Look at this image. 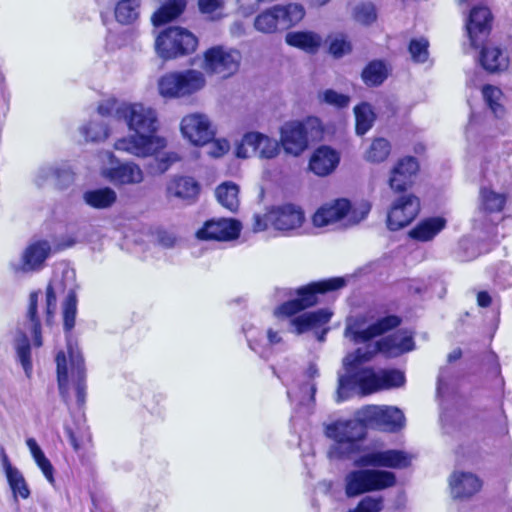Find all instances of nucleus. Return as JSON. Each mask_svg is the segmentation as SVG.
Returning <instances> with one entry per match:
<instances>
[{
	"label": "nucleus",
	"mask_w": 512,
	"mask_h": 512,
	"mask_svg": "<svg viewBox=\"0 0 512 512\" xmlns=\"http://www.w3.org/2000/svg\"><path fill=\"white\" fill-rule=\"evenodd\" d=\"M115 114L133 132L117 139L114 143L115 150L138 158H146L156 155L166 147V139L157 134L158 115L151 106L123 102L115 108Z\"/></svg>",
	"instance_id": "1"
},
{
	"label": "nucleus",
	"mask_w": 512,
	"mask_h": 512,
	"mask_svg": "<svg viewBox=\"0 0 512 512\" xmlns=\"http://www.w3.org/2000/svg\"><path fill=\"white\" fill-rule=\"evenodd\" d=\"M373 355L364 353L358 348L354 353L348 354L343 360L344 374L339 375L336 401L342 402L354 393L370 394L382 389L401 387L405 383L404 373L396 369L374 371L371 368H362L364 362L369 361Z\"/></svg>",
	"instance_id": "2"
},
{
	"label": "nucleus",
	"mask_w": 512,
	"mask_h": 512,
	"mask_svg": "<svg viewBox=\"0 0 512 512\" xmlns=\"http://www.w3.org/2000/svg\"><path fill=\"white\" fill-rule=\"evenodd\" d=\"M400 320L396 316H387L379 319L368 328L359 330L355 324L348 323L345 329V336L355 343H366L364 353L376 355L382 353L388 357H395L402 353L414 349L413 338L407 331H397L396 333L384 337L376 342L370 340L384 332L399 325Z\"/></svg>",
	"instance_id": "3"
},
{
	"label": "nucleus",
	"mask_w": 512,
	"mask_h": 512,
	"mask_svg": "<svg viewBox=\"0 0 512 512\" xmlns=\"http://www.w3.org/2000/svg\"><path fill=\"white\" fill-rule=\"evenodd\" d=\"M55 361L62 400L70 406L74 396L77 406L81 408L86 401V369L80 350L68 340L67 351H59Z\"/></svg>",
	"instance_id": "4"
},
{
	"label": "nucleus",
	"mask_w": 512,
	"mask_h": 512,
	"mask_svg": "<svg viewBox=\"0 0 512 512\" xmlns=\"http://www.w3.org/2000/svg\"><path fill=\"white\" fill-rule=\"evenodd\" d=\"M65 294L63 303L64 329L70 332L75 326L77 298L75 293L74 272L66 269L62 277L55 275L46 288V322L50 324L57 309V298Z\"/></svg>",
	"instance_id": "5"
},
{
	"label": "nucleus",
	"mask_w": 512,
	"mask_h": 512,
	"mask_svg": "<svg viewBox=\"0 0 512 512\" xmlns=\"http://www.w3.org/2000/svg\"><path fill=\"white\" fill-rule=\"evenodd\" d=\"M369 211L370 204L367 202L352 207L347 199H337L318 208L312 216V223L317 228L338 223L345 227L352 226L365 219Z\"/></svg>",
	"instance_id": "6"
},
{
	"label": "nucleus",
	"mask_w": 512,
	"mask_h": 512,
	"mask_svg": "<svg viewBox=\"0 0 512 512\" xmlns=\"http://www.w3.org/2000/svg\"><path fill=\"white\" fill-rule=\"evenodd\" d=\"M205 85L204 73L195 69L166 73L157 83L160 96L167 100L191 96L202 90Z\"/></svg>",
	"instance_id": "7"
},
{
	"label": "nucleus",
	"mask_w": 512,
	"mask_h": 512,
	"mask_svg": "<svg viewBox=\"0 0 512 512\" xmlns=\"http://www.w3.org/2000/svg\"><path fill=\"white\" fill-rule=\"evenodd\" d=\"M325 434L335 442L330 449V455L341 458L356 449L357 443L366 435V427L359 414L358 419L340 420L327 425Z\"/></svg>",
	"instance_id": "8"
},
{
	"label": "nucleus",
	"mask_w": 512,
	"mask_h": 512,
	"mask_svg": "<svg viewBox=\"0 0 512 512\" xmlns=\"http://www.w3.org/2000/svg\"><path fill=\"white\" fill-rule=\"evenodd\" d=\"M345 286V279L341 277L330 278L313 282L301 287L297 291V298L287 301L275 309L277 317H291L318 302V295L328 291L338 290Z\"/></svg>",
	"instance_id": "9"
},
{
	"label": "nucleus",
	"mask_w": 512,
	"mask_h": 512,
	"mask_svg": "<svg viewBox=\"0 0 512 512\" xmlns=\"http://www.w3.org/2000/svg\"><path fill=\"white\" fill-rule=\"evenodd\" d=\"M304 15L305 10L300 4L274 5L255 17L254 28L263 34H273L297 24Z\"/></svg>",
	"instance_id": "10"
},
{
	"label": "nucleus",
	"mask_w": 512,
	"mask_h": 512,
	"mask_svg": "<svg viewBox=\"0 0 512 512\" xmlns=\"http://www.w3.org/2000/svg\"><path fill=\"white\" fill-rule=\"evenodd\" d=\"M198 45L196 36L180 26H171L163 30L156 38L157 55L170 60L193 53Z\"/></svg>",
	"instance_id": "11"
},
{
	"label": "nucleus",
	"mask_w": 512,
	"mask_h": 512,
	"mask_svg": "<svg viewBox=\"0 0 512 512\" xmlns=\"http://www.w3.org/2000/svg\"><path fill=\"white\" fill-rule=\"evenodd\" d=\"M396 484L393 472L379 469H359L345 476V493L348 497H356L373 491H380Z\"/></svg>",
	"instance_id": "12"
},
{
	"label": "nucleus",
	"mask_w": 512,
	"mask_h": 512,
	"mask_svg": "<svg viewBox=\"0 0 512 512\" xmlns=\"http://www.w3.org/2000/svg\"><path fill=\"white\" fill-rule=\"evenodd\" d=\"M458 5L471 6L465 18V28L470 44L474 48L480 47L489 36L493 15L487 6L486 0H457Z\"/></svg>",
	"instance_id": "13"
},
{
	"label": "nucleus",
	"mask_w": 512,
	"mask_h": 512,
	"mask_svg": "<svg viewBox=\"0 0 512 512\" xmlns=\"http://www.w3.org/2000/svg\"><path fill=\"white\" fill-rule=\"evenodd\" d=\"M52 254V246L48 240L31 241L22 251L20 257L8 263L9 271L16 277L41 271Z\"/></svg>",
	"instance_id": "14"
},
{
	"label": "nucleus",
	"mask_w": 512,
	"mask_h": 512,
	"mask_svg": "<svg viewBox=\"0 0 512 512\" xmlns=\"http://www.w3.org/2000/svg\"><path fill=\"white\" fill-rule=\"evenodd\" d=\"M280 152L281 146L277 139L256 131L245 133L235 148L236 156L242 159L256 156L270 160L276 158Z\"/></svg>",
	"instance_id": "15"
},
{
	"label": "nucleus",
	"mask_w": 512,
	"mask_h": 512,
	"mask_svg": "<svg viewBox=\"0 0 512 512\" xmlns=\"http://www.w3.org/2000/svg\"><path fill=\"white\" fill-rule=\"evenodd\" d=\"M102 155L107 158L111 166H102L101 175L112 184L137 185L143 182L144 172L133 161L120 162L111 151H105Z\"/></svg>",
	"instance_id": "16"
},
{
	"label": "nucleus",
	"mask_w": 512,
	"mask_h": 512,
	"mask_svg": "<svg viewBox=\"0 0 512 512\" xmlns=\"http://www.w3.org/2000/svg\"><path fill=\"white\" fill-rule=\"evenodd\" d=\"M365 427L376 428L387 432H396L404 427L403 412L393 406L369 405L360 411Z\"/></svg>",
	"instance_id": "17"
},
{
	"label": "nucleus",
	"mask_w": 512,
	"mask_h": 512,
	"mask_svg": "<svg viewBox=\"0 0 512 512\" xmlns=\"http://www.w3.org/2000/svg\"><path fill=\"white\" fill-rule=\"evenodd\" d=\"M241 54L238 50L215 46L204 53V69L223 78L233 75L239 68Z\"/></svg>",
	"instance_id": "18"
},
{
	"label": "nucleus",
	"mask_w": 512,
	"mask_h": 512,
	"mask_svg": "<svg viewBox=\"0 0 512 512\" xmlns=\"http://www.w3.org/2000/svg\"><path fill=\"white\" fill-rule=\"evenodd\" d=\"M412 455L402 450L373 451L359 457L354 465L357 467H385L392 469L407 468L412 462Z\"/></svg>",
	"instance_id": "19"
},
{
	"label": "nucleus",
	"mask_w": 512,
	"mask_h": 512,
	"mask_svg": "<svg viewBox=\"0 0 512 512\" xmlns=\"http://www.w3.org/2000/svg\"><path fill=\"white\" fill-rule=\"evenodd\" d=\"M180 130L183 137L196 146L206 145L215 134L209 118L202 113H192L183 117Z\"/></svg>",
	"instance_id": "20"
},
{
	"label": "nucleus",
	"mask_w": 512,
	"mask_h": 512,
	"mask_svg": "<svg viewBox=\"0 0 512 512\" xmlns=\"http://www.w3.org/2000/svg\"><path fill=\"white\" fill-rule=\"evenodd\" d=\"M420 211V201L414 195H403L396 199L388 212L387 226L399 230L410 224Z\"/></svg>",
	"instance_id": "21"
},
{
	"label": "nucleus",
	"mask_w": 512,
	"mask_h": 512,
	"mask_svg": "<svg viewBox=\"0 0 512 512\" xmlns=\"http://www.w3.org/2000/svg\"><path fill=\"white\" fill-rule=\"evenodd\" d=\"M479 63L490 74L504 73L512 64V51L497 43H486L480 50Z\"/></svg>",
	"instance_id": "22"
},
{
	"label": "nucleus",
	"mask_w": 512,
	"mask_h": 512,
	"mask_svg": "<svg viewBox=\"0 0 512 512\" xmlns=\"http://www.w3.org/2000/svg\"><path fill=\"white\" fill-rule=\"evenodd\" d=\"M280 146L287 154L299 156L308 147L306 123L289 121L280 128Z\"/></svg>",
	"instance_id": "23"
},
{
	"label": "nucleus",
	"mask_w": 512,
	"mask_h": 512,
	"mask_svg": "<svg viewBox=\"0 0 512 512\" xmlns=\"http://www.w3.org/2000/svg\"><path fill=\"white\" fill-rule=\"evenodd\" d=\"M268 219L276 230L289 232L299 229L305 221L303 210L293 204L274 206L268 210Z\"/></svg>",
	"instance_id": "24"
},
{
	"label": "nucleus",
	"mask_w": 512,
	"mask_h": 512,
	"mask_svg": "<svg viewBox=\"0 0 512 512\" xmlns=\"http://www.w3.org/2000/svg\"><path fill=\"white\" fill-rule=\"evenodd\" d=\"M241 224L237 220L220 218L209 220L196 233L201 240L230 241L238 238Z\"/></svg>",
	"instance_id": "25"
},
{
	"label": "nucleus",
	"mask_w": 512,
	"mask_h": 512,
	"mask_svg": "<svg viewBox=\"0 0 512 512\" xmlns=\"http://www.w3.org/2000/svg\"><path fill=\"white\" fill-rule=\"evenodd\" d=\"M419 169L418 162L413 157H405L398 161L391 171L389 186L396 192H402L412 183V177Z\"/></svg>",
	"instance_id": "26"
},
{
	"label": "nucleus",
	"mask_w": 512,
	"mask_h": 512,
	"mask_svg": "<svg viewBox=\"0 0 512 512\" xmlns=\"http://www.w3.org/2000/svg\"><path fill=\"white\" fill-rule=\"evenodd\" d=\"M451 494L454 498H465L474 495L481 488L478 477L470 472H454L449 479Z\"/></svg>",
	"instance_id": "27"
},
{
	"label": "nucleus",
	"mask_w": 512,
	"mask_h": 512,
	"mask_svg": "<svg viewBox=\"0 0 512 512\" xmlns=\"http://www.w3.org/2000/svg\"><path fill=\"white\" fill-rule=\"evenodd\" d=\"M332 312L329 309H319L314 312H306L291 319L293 332L302 334L310 329L319 328L331 319Z\"/></svg>",
	"instance_id": "28"
},
{
	"label": "nucleus",
	"mask_w": 512,
	"mask_h": 512,
	"mask_svg": "<svg viewBox=\"0 0 512 512\" xmlns=\"http://www.w3.org/2000/svg\"><path fill=\"white\" fill-rule=\"evenodd\" d=\"M339 163L338 153L327 147H319L310 159V169L319 176L331 173Z\"/></svg>",
	"instance_id": "29"
},
{
	"label": "nucleus",
	"mask_w": 512,
	"mask_h": 512,
	"mask_svg": "<svg viewBox=\"0 0 512 512\" xmlns=\"http://www.w3.org/2000/svg\"><path fill=\"white\" fill-rule=\"evenodd\" d=\"M199 192V183L194 178L187 176L172 179L167 187L169 196L188 202L194 201L198 197Z\"/></svg>",
	"instance_id": "30"
},
{
	"label": "nucleus",
	"mask_w": 512,
	"mask_h": 512,
	"mask_svg": "<svg viewBox=\"0 0 512 512\" xmlns=\"http://www.w3.org/2000/svg\"><path fill=\"white\" fill-rule=\"evenodd\" d=\"M158 9L153 13L151 21L154 26H160L179 17L186 8V0H154Z\"/></svg>",
	"instance_id": "31"
},
{
	"label": "nucleus",
	"mask_w": 512,
	"mask_h": 512,
	"mask_svg": "<svg viewBox=\"0 0 512 512\" xmlns=\"http://www.w3.org/2000/svg\"><path fill=\"white\" fill-rule=\"evenodd\" d=\"M446 223L441 216L425 218L410 230L409 236L421 242L430 241L445 228Z\"/></svg>",
	"instance_id": "32"
},
{
	"label": "nucleus",
	"mask_w": 512,
	"mask_h": 512,
	"mask_svg": "<svg viewBox=\"0 0 512 512\" xmlns=\"http://www.w3.org/2000/svg\"><path fill=\"white\" fill-rule=\"evenodd\" d=\"M1 460L8 483L15 497L20 496L27 499L30 496V490L26 480L20 470L12 466L8 456L2 451Z\"/></svg>",
	"instance_id": "33"
},
{
	"label": "nucleus",
	"mask_w": 512,
	"mask_h": 512,
	"mask_svg": "<svg viewBox=\"0 0 512 512\" xmlns=\"http://www.w3.org/2000/svg\"><path fill=\"white\" fill-rule=\"evenodd\" d=\"M83 201L94 209H108L117 201V193L110 187L90 189L83 193Z\"/></svg>",
	"instance_id": "34"
},
{
	"label": "nucleus",
	"mask_w": 512,
	"mask_h": 512,
	"mask_svg": "<svg viewBox=\"0 0 512 512\" xmlns=\"http://www.w3.org/2000/svg\"><path fill=\"white\" fill-rule=\"evenodd\" d=\"M285 40L288 45L302 49L307 53H315L322 42L320 35L310 31L289 32Z\"/></svg>",
	"instance_id": "35"
},
{
	"label": "nucleus",
	"mask_w": 512,
	"mask_h": 512,
	"mask_svg": "<svg viewBox=\"0 0 512 512\" xmlns=\"http://www.w3.org/2000/svg\"><path fill=\"white\" fill-rule=\"evenodd\" d=\"M142 0H119L115 6V18L123 25L134 24L140 16Z\"/></svg>",
	"instance_id": "36"
},
{
	"label": "nucleus",
	"mask_w": 512,
	"mask_h": 512,
	"mask_svg": "<svg viewBox=\"0 0 512 512\" xmlns=\"http://www.w3.org/2000/svg\"><path fill=\"white\" fill-rule=\"evenodd\" d=\"M26 445L39 469L50 484L55 483L54 468L34 438H28Z\"/></svg>",
	"instance_id": "37"
},
{
	"label": "nucleus",
	"mask_w": 512,
	"mask_h": 512,
	"mask_svg": "<svg viewBox=\"0 0 512 512\" xmlns=\"http://www.w3.org/2000/svg\"><path fill=\"white\" fill-rule=\"evenodd\" d=\"M307 377L310 379L307 383L299 387V391H293V389H288L287 394L288 397L293 400V397L299 398L300 404H309L314 401L315 393H316V385L312 381L316 376H318V370L315 365H310L307 369Z\"/></svg>",
	"instance_id": "38"
},
{
	"label": "nucleus",
	"mask_w": 512,
	"mask_h": 512,
	"mask_svg": "<svg viewBox=\"0 0 512 512\" xmlns=\"http://www.w3.org/2000/svg\"><path fill=\"white\" fill-rule=\"evenodd\" d=\"M216 197L218 202L231 212L237 211L239 207V188L232 182H225L216 189Z\"/></svg>",
	"instance_id": "39"
},
{
	"label": "nucleus",
	"mask_w": 512,
	"mask_h": 512,
	"mask_svg": "<svg viewBox=\"0 0 512 512\" xmlns=\"http://www.w3.org/2000/svg\"><path fill=\"white\" fill-rule=\"evenodd\" d=\"M80 132L90 142H102L110 135V129L102 118H93L80 128Z\"/></svg>",
	"instance_id": "40"
},
{
	"label": "nucleus",
	"mask_w": 512,
	"mask_h": 512,
	"mask_svg": "<svg viewBox=\"0 0 512 512\" xmlns=\"http://www.w3.org/2000/svg\"><path fill=\"white\" fill-rule=\"evenodd\" d=\"M15 350L19 363L21 364L25 375L30 378L33 371V365L31 361V350L28 338L22 331L17 333L15 338Z\"/></svg>",
	"instance_id": "41"
},
{
	"label": "nucleus",
	"mask_w": 512,
	"mask_h": 512,
	"mask_svg": "<svg viewBox=\"0 0 512 512\" xmlns=\"http://www.w3.org/2000/svg\"><path fill=\"white\" fill-rule=\"evenodd\" d=\"M391 152L390 142L382 137L373 139L370 146L364 153V158L368 162L380 163L385 161Z\"/></svg>",
	"instance_id": "42"
},
{
	"label": "nucleus",
	"mask_w": 512,
	"mask_h": 512,
	"mask_svg": "<svg viewBox=\"0 0 512 512\" xmlns=\"http://www.w3.org/2000/svg\"><path fill=\"white\" fill-rule=\"evenodd\" d=\"M356 118V133L364 135L373 126L375 114L367 103H362L354 108Z\"/></svg>",
	"instance_id": "43"
},
{
	"label": "nucleus",
	"mask_w": 512,
	"mask_h": 512,
	"mask_svg": "<svg viewBox=\"0 0 512 512\" xmlns=\"http://www.w3.org/2000/svg\"><path fill=\"white\" fill-rule=\"evenodd\" d=\"M40 292H33L29 297V308H28V319H29V330L33 337V343L36 347L42 345V337L40 331V323L37 318V302Z\"/></svg>",
	"instance_id": "44"
},
{
	"label": "nucleus",
	"mask_w": 512,
	"mask_h": 512,
	"mask_svg": "<svg viewBox=\"0 0 512 512\" xmlns=\"http://www.w3.org/2000/svg\"><path fill=\"white\" fill-rule=\"evenodd\" d=\"M388 75L385 64L381 61H372L362 72L363 81L369 86L381 84Z\"/></svg>",
	"instance_id": "45"
},
{
	"label": "nucleus",
	"mask_w": 512,
	"mask_h": 512,
	"mask_svg": "<svg viewBox=\"0 0 512 512\" xmlns=\"http://www.w3.org/2000/svg\"><path fill=\"white\" fill-rule=\"evenodd\" d=\"M65 432L69 438L71 446L76 452L80 451L90 438L88 428L86 427L84 420H79L75 428L66 425Z\"/></svg>",
	"instance_id": "46"
},
{
	"label": "nucleus",
	"mask_w": 512,
	"mask_h": 512,
	"mask_svg": "<svg viewBox=\"0 0 512 512\" xmlns=\"http://www.w3.org/2000/svg\"><path fill=\"white\" fill-rule=\"evenodd\" d=\"M506 203L504 194L496 193L493 190L483 188L481 190V206L488 212H499Z\"/></svg>",
	"instance_id": "47"
},
{
	"label": "nucleus",
	"mask_w": 512,
	"mask_h": 512,
	"mask_svg": "<svg viewBox=\"0 0 512 512\" xmlns=\"http://www.w3.org/2000/svg\"><path fill=\"white\" fill-rule=\"evenodd\" d=\"M482 95L494 115L496 117H500L504 111L503 106L500 103L502 98L501 90L493 85H485L482 88Z\"/></svg>",
	"instance_id": "48"
},
{
	"label": "nucleus",
	"mask_w": 512,
	"mask_h": 512,
	"mask_svg": "<svg viewBox=\"0 0 512 512\" xmlns=\"http://www.w3.org/2000/svg\"><path fill=\"white\" fill-rule=\"evenodd\" d=\"M429 42L426 38H414L409 43L411 59L416 63H425L429 58Z\"/></svg>",
	"instance_id": "49"
},
{
	"label": "nucleus",
	"mask_w": 512,
	"mask_h": 512,
	"mask_svg": "<svg viewBox=\"0 0 512 512\" xmlns=\"http://www.w3.org/2000/svg\"><path fill=\"white\" fill-rule=\"evenodd\" d=\"M54 184L64 189L70 186L75 180V174L71 167L66 163H54Z\"/></svg>",
	"instance_id": "50"
},
{
	"label": "nucleus",
	"mask_w": 512,
	"mask_h": 512,
	"mask_svg": "<svg viewBox=\"0 0 512 512\" xmlns=\"http://www.w3.org/2000/svg\"><path fill=\"white\" fill-rule=\"evenodd\" d=\"M353 16L357 22L368 25L376 20L377 14L373 4L362 3L354 7Z\"/></svg>",
	"instance_id": "51"
},
{
	"label": "nucleus",
	"mask_w": 512,
	"mask_h": 512,
	"mask_svg": "<svg viewBox=\"0 0 512 512\" xmlns=\"http://www.w3.org/2000/svg\"><path fill=\"white\" fill-rule=\"evenodd\" d=\"M383 506L382 497L366 496L354 509H350L348 512H380Z\"/></svg>",
	"instance_id": "52"
},
{
	"label": "nucleus",
	"mask_w": 512,
	"mask_h": 512,
	"mask_svg": "<svg viewBox=\"0 0 512 512\" xmlns=\"http://www.w3.org/2000/svg\"><path fill=\"white\" fill-rule=\"evenodd\" d=\"M319 98L322 102H325L326 104L342 108L348 105L349 103V97L338 93L332 89H327L319 94Z\"/></svg>",
	"instance_id": "53"
},
{
	"label": "nucleus",
	"mask_w": 512,
	"mask_h": 512,
	"mask_svg": "<svg viewBox=\"0 0 512 512\" xmlns=\"http://www.w3.org/2000/svg\"><path fill=\"white\" fill-rule=\"evenodd\" d=\"M198 5L203 14L216 19L222 15L224 0H199Z\"/></svg>",
	"instance_id": "54"
},
{
	"label": "nucleus",
	"mask_w": 512,
	"mask_h": 512,
	"mask_svg": "<svg viewBox=\"0 0 512 512\" xmlns=\"http://www.w3.org/2000/svg\"><path fill=\"white\" fill-rule=\"evenodd\" d=\"M330 52L334 57L340 58L348 54L352 47L344 35H336L331 39Z\"/></svg>",
	"instance_id": "55"
},
{
	"label": "nucleus",
	"mask_w": 512,
	"mask_h": 512,
	"mask_svg": "<svg viewBox=\"0 0 512 512\" xmlns=\"http://www.w3.org/2000/svg\"><path fill=\"white\" fill-rule=\"evenodd\" d=\"M54 164L40 166L34 175V182L38 187H43L49 182H54Z\"/></svg>",
	"instance_id": "56"
},
{
	"label": "nucleus",
	"mask_w": 512,
	"mask_h": 512,
	"mask_svg": "<svg viewBox=\"0 0 512 512\" xmlns=\"http://www.w3.org/2000/svg\"><path fill=\"white\" fill-rule=\"evenodd\" d=\"M207 144V153L214 158H219L230 150V143L224 138L210 140Z\"/></svg>",
	"instance_id": "57"
},
{
	"label": "nucleus",
	"mask_w": 512,
	"mask_h": 512,
	"mask_svg": "<svg viewBox=\"0 0 512 512\" xmlns=\"http://www.w3.org/2000/svg\"><path fill=\"white\" fill-rule=\"evenodd\" d=\"M271 225L268 219V211L264 215L256 214L254 216L253 230L255 232H261L266 230Z\"/></svg>",
	"instance_id": "58"
},
{
	"label": "nucleus",
	"mask_w": 512,
	"mask_h": 512,
	"mask_svg": "<svg viewBox=\"0 0 512 512\" xmlns=\"http://www.w3.org/2000/svg\"><path fill=\"white\" fill-rule=\"evenodd\" d=\"M449 378V371L447 369H441L438 380H437V393L442 395L445 393L447 386V379Z\"/></svg>",
	"instance_id": "59"
},
{
	"label": "nucleus",
	"mask_w": 512,
	"mask_h": 512,
	"mask_svg": "<svg viewBox=\"0 0 512 512\" xmlns=\"http://www.w3.org/2000/svg\"><path fill=\"white\" fill-rule=\"evenodd\" d=\"M114 105L115 104L110 101L101 103L97 108L99 116H101V117L109 116L114 110Z\"/></svg>",
	"instance_id": "60"
},
{
	"label": "nucleus",
	"mask_w": 512,
	"mask_h": 512,
	"mask_svg": "<svg viewBox=\"0 0 512 512\" xmlns=\"http://www.w3.org/2000/svg\"><path fill=\"white\" fill-rule=\"evenodd\" d=\"M425 289V284L422 280L412 279L408 282V290L413 293H421Z\"/></svg>",
	"instance_id": "61"
},
{
	"label": "nucleus",
	"mask_w": 512,
	"mask_h": 512,
	"mask_svg": "<svg viewBox=\"0 0 512 512\" xmlns=\"http://www.w3.org/2000/svg\"><path fill=\"white\" fill-rule=\"evenodd\" d=\"M477 302L481 307H488L491 303V296L487 292H479Z\"/></svg>",
	"instance_id": "62"
},
{
	"label": "nucleus",
	"mask_w": 512,
	"mask_h": 512,
	"mask_svg": "<svg viewBox=\"0 0 512 512\" xmlns=\"http://www.w3.org/2000/svg\"><path fill=\"white\" fill-rule=\"evenodd\" d=\"M503 273H507L509 276V280L507 282H504L501 280V276L497 277V283L502 285L503 287H508L512 285V269L509 267H503Z\"/></svg>",
	"instance_id": "63"
},
{
	"label": "nucleus",
	"mask_w": 512,
	"mask_h": 512,
	"mask_svg": "<svg viewBox=\"0 0 512 512\" xmlns=\"http://www.w3.org/2000/svg\"><path fill=\"white\" fill-rule=\"evenodd\" d=\"M281 341V337L279 336L278 332H275L273 330H268L267 332V342L271 345L278 344Z\"/></svg>",
	"instance_id": "64"
}]
</instances>
